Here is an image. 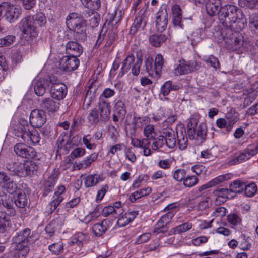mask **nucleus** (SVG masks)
<instances>
[{
  "label": "nucleus",
  "instance_id": "obj_1",
  "mask_svg": "<svg viewBox=\"0 0 258 258\" xmlns=\"http://www.w3.org/2000/svg\"><path fill=\"white\" fill-rule=\"evenodd\" d=\"M244 17L240 9L232 5H227L222 8L218 18L222 25L226 29L222 32V39L230 49L237 50L243 44L241 34L233 30L235 28L233 24L239 22Z\"/></svg>",
  "mask_w": 258,
  "mask_h": 258
},
{
  "label": "nucleus",
  "instance_id": "obj_2",
  "mask_svg": "<svg viewBox=\"0 0 258 258\" xmlns=\"http://www.w3.org/2000/svg\"><path fill=\"white\" fill-rule=\"evenodd\" d=\"M100 116L98 110L96 108L92 109L89 112L87 119L91 125L96 124L100 120L102 122H106L110 117L111 106L108 100L104 98H99L98 103Z\"/></svg>",
  "mask_w": 258,
  "mask_h": 258
},
{
  "label": "nucleus",
  "instance_id": "obj_3",
  "mask_svg": "<svg viewBox=\"0 0 258 258\" xmlns=\"http://www.w3.org/2000/svg\"><path fill=\"white\" fill-rule=\"evenodd\" d=\"M14 134L29 145H35L39 143L40 139L38 132L36 130L30 132L28 121L22 118L14 128Z\"/></svg>",
  "mask_w": 258,
  "mask_h": 258
},
{
  "label": "nucleus",
  "instance_id": "obj_4",
  "mask_svg": "<svg viewBox=\"0 0 258 258\" xmlns=\"http://www.w3.org/2000/svg\"><path fill=\"white\" fill-rule=\"evenodd\" d=\"M30 233V230L26 228L17 233L13 238L14 242L16 244V248L18 251L19 256H25L29 251L28 245L31 238L29 236Z\"/></svg>",
  "mask_w": 258,
  "mask_h": 258
},
{
  "label": "nucleus",
  "instance_id": "obj_5",
  "mask_svg": "<svg viewBox=\"0 0 258 258\" xmlns=\"http://www.w3.org/2000/svg\"><path fill=\"white\" fill-rule=\"evenodd\" d=\"M0 187L9 194H14L17 190L21 191L27 187V184L24 183L19 185L7 174L4 172H0Z\"/></svg>",
  "mask_w": 258,
  "mask_h": 258
},
{
  "label": "nucleus",
  "instance_id": "obj_6",
  "mask_svg": "<svg viewBox=\"0 0 258 258\" xmlns=\"http://www.w3.org/2000/svg\"><path fill=\"white\" fill-rule=\"evenodd\" d=\"M19 28L23 33L28 36L33 42L38 35L36 27L34 24L33 18L31 16H27L23 18L19 24ZM36 41V40H34Z\"/></svg>",
  "mask_w": 258,
  "mask_h": 258
},
{
  "label": "nucleus",
  "instance_id": "obj_7",
  "mask_svg": "<svg viewBox=\"0 0 258 258\" xmlns=\"http://www.w3.org/2000/svg\"><path fill=\"white\" fill-rule=\"evenodd\" d=\"M200 67L201 63L195 60L186 61L182 59L174 68V73L176 76L187 74L198 70Z\"/></svg>",
  "mask_w": 258,
  "mask_h": 258
},
{
  "label": "nucleus",
  "instance_id": "obj_8",
  "mask_svg": "<svg viewBox=\"0 0 258 258\" xmlns=\"http://www.w3.org/2000/svg\"><path fill=\"white\" fill-rule=\"evenodd\" d=\"M79 63V60L75 56H64L59 60V68L63 71L71 72L78 68Z\"/></svg>",
  "mask_w": 258,
  "mask_h": 258
},
{
  "label": "nucleus",
  "instance_id": "obj_9",
  "mask_svg": "<svg viewBox=\"0 0 258 258\" xmlns=\"http://www.w3.org/2000/svg\"><path fill=\"white\" fill-rule=\"evenodd\" d=\"M66 191V187L63 185H60L57 187L54 192L53 200L48 204L47 208L48 213H52L57 207V206L63 201V194Z\"/></svg>",
  "mask_w": 258,
  "mask_h": 258
},
{
  "label": "nucleus",
  "instance_id": "obj_10",
  "mask_svg": "<svg viewBox=\"0 0 258 258\" xmlns=\"http://www.w3.org/2000/svg\"><path fill=\"white\" fill-rule=\"evenodd\" d=\"M46 114L44 110L34 109L30 115V123L34 127H41L45 123Z\"/></svg>",
  "mask_w": 258,
  "mask_h": 258
},
{
  "label": "nucleus",
  "instance_id": "obj_11",
  "mask_svg": "<svg viewBox=\"0 0 258 258\" xmlns=\"http://www.w3.org/2000/svg\"><path fill=\"white\" fill-rule=\"evenodd\" d=\"M66 24L69 29L74 30L85 25L82 14L80 16L78 13H70L66 18Z\"/></svg>",
  "mask_w": 258,
  "mask_h": 258
},
{
  "label": "nucleus",
  "instance_id": "obj_12",
  "mask_svg": "<svg viewBox=\"0 0 258 258\" xmlns=\"http://www.w3.org/2000/svg\"><path fill=\"white\" fill-rule=\"evenodd\" d=\"M50 92L52 98L60 100L63 99L67 93V87L63 83H53L50 87Z\"/></svg>",
  "mask_w": 258,
  "mask_h": 258
},
{
  "label": "nucleus",
  "instance_id": "obj_13",
  "mask_svg": "<svg viewBox=\"0 0 258 258\" xmlns=\"http://www.w3.org/2000/svg\"><path fill=\"white\" fill-rule=\"evenodd\" d=\"M155 21L157 29L159 32H163L167 27L168 23V13L165 8H161L156 14Z\"/></svg>",
  "mask_w": 258,
  "mask_h": 258
},
{
  "label": "nucleus",
  "instance_id": "obj_14",
  "mask_svg": "<svg viewBox=\"0 0 258 258\" xmlns=\"http://www.w3.org/2000/svg\"><path fill=\"white\" fill-rule=\"evenodd\" d=\"M237 121V118L235 115L227 113L225 118H218L216 124L220 128H226L227 132H229L233 128V125Z\"/></svg>",
  "mask_w": 258,
  "mask_h": 258
},
{
  "label": "nucleus",
  "instance_id": "obj_15",
  "mask_svg": "<svg viewBox=\"0 0 258 258\" xmlns=\"http://www.w3.org/2000/svg\"><path fill=\"white\" fill-rule=\"evenodd\" d=\"M59 172L58 169H54L51 173L47 180L44 182L43 195L47 196L53 189L58 179Z\"/></svg>",
  "mask_w": 258,
  "mask_h": 258
},
{
  "label": "nucleus",
  "instance_id": "obj_16",
  "mask_svg": "<svg viewBox=\"0 0 258 258\" xmlns=\"http://www.w3.org/2000/svg\"><path fill=\"white\" fill-rule=\"evenodd\" d=\"M180 89V85L173 83L171 81H166L160 88L159 94V98L161 100H168L166 97L171 91H176Z\"/></svg>",
  "mask_w": 258,
  "mask_h": 258
},
{
  "label": "nucleus",
  "instance_id": "obj_17",
  "mask_svg": "<svg viewBox=\"0 0 258 258\" xmlns=\"http://www.w3.org/2000/svg\"><path fill=\"white\" fill-rule=\"evenodd\" d=\"M146 23L145 16L140 12L135 17L134 22L130 29V34L134 35L138 30H143Z\"/></svg>",
  "mask_w": 258,
  "mask_h": 258
},
{
  "label": "nucleus",
  "instance_id": "obj_18",
  "mask_svg": "<svg viewBox=\"0 0 258 258\" xmlns=\"http://www.w3.org/2000/svg\"><path fill=\"white\" fill-rule=\"evenodd\" d=\"M60 103L55 101L52 98L48 97L42 99L40 106L42 110L49 112H56L59 108Z\"/></svg>",
  "mask_w": 258,
  "mask_h": 258
},
{
  "label": "nucleus",
  "instance_id": "obj_19",
  "mask_svg": "<svg viewBox=\"0 0 258 258\" xmlns=\"http://www.w3.org/2000/svg\"><path fill=\"white\" fill-rule=\"evenodd\" d=\"M66 50L67 53L72 56L79 57L83 52V47L78 43L70 41L66 45Z\"/></svg>",
  "mask_w": 258,
  "mask_h": 258
},
{
  "label": "nucleus",
  "instance_id": "obj_20",
  "mask_svg": "<svg viewBox=\"0 0 258 258\" xmlns=\"http://www.w3.org/2000/svg\"><path fill=\"white\" fill-rule=\"evenodd\" d=\"M206 10L210 16H214L220 13L221 7L220 0H207L206 2Z\"/></svg>",
  "mask_w": 258,
  "mask_h": 258
},
{
  "label": "nucleus",
  "instance_id": "obj_21",
  "mask_svg": "<svg viewBox=\"0 0 258 258\" xmlns=\"http://www.w3.org/2000/svg\"><path fill=\"white\" fill-rule=\"evenodd\" d=\"M93 10L85 9L82 12V17L85 21L88 20L92 27H96L99 24V17L97 13H94Z\"/></svg>",
  "mask_w": 258,
  "mask_h": 258
},
{
  "label": "nucleus",
  "instance_id": "obj_22",
  "mask_svg": "<svg viewBox=\"0 0 258 258\" xmlns=\"http://www.w3.org/2000/svg\"><path fill=\"white\" fill-rule=\"evenodd\" d=\"M14 203L21 213H26V207L29 205V202L25 192H20L15 198Z\"/></svg>",
  "mask_w": 258,
  "mask_h": 258
},
{
  "label": "nucleus",
  "instance_id": "obj_23",
  "mask_svg": "<svg viewBox=\"0 0 258 258\" xmlns=\"http://www.w3.org/2000/svg\"><path fill=\"white\" fill-rule=\"evenodd\" d=\"M111 221L106 219L102 221L101 223L95 224L93 227L92 230L94 234L97 236H102L107 229L110 226Z\"/></svg>",
  "mask_w": 258,
  "mask_h": 258
},
{
  "label": "nucleus",
  "instance_id": "obj_24",
  "mask_svg": "<svg viewBox=\"0 0 258 258\" xmlns=\"http://www.w3.org/2000/svg\"><path fill=\"white\" fill-rule=\"evenodd\" d=\"M166 145L169 148H173L176 144L175 132L171 128L167 127L163 129V133Z\"/></svg>",
  "mask_w": 258,
  "mask_h": 258
},
{
  "label": "nucleus",
  "instance_id": "obj_25",
  "mask_svg": "<svg viewBox=\"0 0 258 258\" xmlns=\"http://www.w3.org/2000/svg\"><path fill=\"white\" fill-rule=\"evenodd\" d=\"M98 157V154L97 153H93L90 155L87 156L81 162L75 164V166L78 169H85L89 167L91 164L95 161Z\"/></svg>",
  "mask_w": 258,
  "mask_h": 258
},
{
  "label": "nucleus",
  "instance_id": "obj_26",
  "mask_svg": "<svg viewBox=\"0 0 258 258\" xmlns=\"http://www.w3.org/2000/svg\"><path fill=\"white\" fill-rule=\"evenodd\" d=\"M49 80L44 79L37 81L34 87L35 93L39 96H43L49 87Z\"/></svg>",
  "mask_w": 258,
  "mask_h": 258
},
{
  "label": "nucleus",
  "instance_id": "obj_27",
  "mask_svg": "<svg viewBox=\"0 0 258 258\" xmlns=\"http://www.w3.org/2000/svg\"><path fill=\"white\" fill-rule=\"evenodd\" d=\"M63 224L62 221L60 218H56L52 220L48 224L45 229V230L49 237L52 236L54 233L62 226Z\"/></svg>",
  "mask_w": 258,
  "mask_h": 258
},
{
  "label": "nucleus",
  "instance_id": "obj_28",
  "mask_svg": "<svg viewBox=\"0 0 258 258\" xmlns=\"http://www.w3.org/2000/svg\"><path fill=\"white\" fill-rule=\"evenodd\" d=\"M172 11L173 25L182 29L183 28V25L182 22L181 10L179 6L178 5H173L172 7Z\"/></svg>",
  "mask_w": 258,
  "mask_h": 258
},
{
  "label": "nucleus",
  "instance_id": "obj_29",
  "mask_svg": "<svg viewBox=\"0 0 258 258\" xmlns=\"http://www.w3.org/2000/svg\"><path fill=\"white\" fill-rule=\"evenodd\" d=\"M24 163L16 162L8 164L6 166V168L14 175L24 176Z\"/></svg>",
  "mask_w": 258,
  "mask_h": 258
},
{
  "label": "nucleus",
  "instance_id": "obj_30",
  "mask_svg": "<svg viewBox=\"0 0 258 258\" xmlns=\"http://www.w3.org/2000/svg\"><path fill=\"white\" fill-rule=\"evenodd\" d=\"M1 204L3 206L7 209V211H9L11 214L13 215H15L16 210L14 208L13 204L14 201H13L12 198L4 192L1 196Z\"/></svg>",
  "mask_w": 258,
  "mask_h": 258
},
{
  "label": "nucleus",
  "instance_id": "obj_31",
  "mask_svg": "<svg viewBox=\"0 0 258 258\" xmlns=\"http://www.w3.org/2000/svg\"><path fill=\"white\" fill-rule=\"evenodd\" d=\"M253 156L254 155L252 154L251 147L248 146L243 153H241L239 155L230 160L229 163L231 165L238 164L242 161L247 160Z\"/></svg>",
  "mask_w": 258,
  "mask_h": 258
},
{
  "label": "nucleus",
  "instance_id": "obj_32",
  "mask_svg": "<svg viewBox=\"0 0 258 258\" xmlns=\"http://www.w3.org/2000/svg\"><path fill=\"white\" fill-rule=\"evenodd\" d=\"M103 181V179L100 175L95 174H90L84 178V185L86 188L96 185L100 181Z\"/></svg>",
  "mask_w": 258,
  "mask_h": 258
},
{
  "label": "nucleus",
  "instance_id": "obj_33",
  "mask_svg": "<svg viewBox=\"0 0 258 258\" xmlns=\"http://www.w3.org/2000/svg\"><path fill=\"white\" fill-rule=\"evenodd\" d=\"M176 134L178 140V145L180 150H185L187 146V138L185 130L182 128L180 130H177Z\"/></svg>",
  "mask_w": 258,
  "mask_h": 258
},
{
  "label": "nucleus",
  "instance_id": "obj_34",
  "mask_svg": "<svg viewBox=\"0 0 258 258\" xmlns=\"http://www.w3.org/2000/svg\"><path fill=\"white\" fill-rule=\"evenodd\" d=\"M135 61V57L133 55H129L122 62L120 71L118 74V77H121L125 74L130 69L131 66Z\"/></svg>",
  "mask_w": 258,
  "mask_h": 258
},
{
  "label": "nucleus",
  "instance_id": "obj_35",
  "mask_svg": "<svg viewBox=\"0 0 258 258\" xmlns=\"http://www.w3.org/2000/svg\"><path fill=\"white\" fill-rule=\"evenodd\" d=\"M88 237V235L86 233L78 232L74 235L71 241H70V244H76L80 248L83 246V242L86 241Z\"/></svg>",
  "mask_w": 258,
  "mask_h": 258
},
{
  "label": "nucleus",
  "instance_id": "obj_36",
  "mask_svg": "<svg viewBox=\"0 0 258 258\" xmlns=\"http://www.w3.org/2000/svg\"><path fill=\"white\" fill-rule=\"evenodd\" d=\"M166 39L167 37L164 34H155L150 36L149 42L153 46L159 47Z\"/></svg>",
  "mask_w": 258,
  "mask_h": 258
},
{
  "label": "nucleus",
  "instance_id": "obj_37",
  "mask_svg": "<svg viewBox=\"0 0 258 258\" xmlns=\"http://www.w3.org/2000/svg\"><path fill=\"white\" fill-rule=\"evenodd\" d=\"M176 206L175 204H170L168 205L165 208V211H169L167 213L163 215L160 218L164 221L165 223L168 224L175 215V209Z\"/></svg>",
  "mask_w": 258,
  "mask_h": 258
},
{
  "label": "nucleus",
  "instance_id": "obj_38",
  "mask_svg": "<svg viewBox=\"0 0 258 258\" xmlns=\"http://www.w3.org/2000/svg\"><path fill=\"white\" fill-rule=\"evenodd\" d=\"M207 133V127L206 123H202L198 125L196 130V138L200 143L203 142L206 139Z\"/></svg>",
  "mask_w": 258,
  "mask_h": 258
},
{
  "label": "nucleus",
  "instance_id": "obj_39",
  "mask_svg": "<svg viewBox=\"0 0 258 258\" xmlns=\"http://www.w3.org/2000/svg\"><path fill=\"white\" fill-rule=\"evenodd\" d=\"M114 112L119 115L121 120H123L126 114L125 104L121 100H118L115 104Z\"/></svg>",
  "mask_w": 258,
  "mask_h": 258
},
{
  "label": "nucleus",
  "instance_id": "obj_40",
  "mask_svg": "<svg viewBox=\"0 0 258 258\" xmlns=\"http://www.w3.org/2000/svg\"><path fill=\"white\" fill-rule=\"evenodd\" d=\"M24 163L25 166L24 169V176H31L35 171H37L38 166L34 162L26 161Z\"/></svg>",
  "mask_w": 258,
  "mask_h": 258
},
{
  "label": "nucleus",
  "instance_id": "obj_41",
  "mask_svg": "<svg viewBox=\"0 0 258 258\" xmlns=\"http://www.w3.org/2000/svg\"><path fill=\"white\" fill-rule=\"evenodd\" d=\"M73 36L76 40L84 41L87 38L85 25L74 30Z\"/></svg>",
  "mask_w": 258,
  "mask_h": 258
},
{
  "label": "nucleus",
  "instance_id": "obj_42",
  "mask_svg": "<svg viewBox=\"0 0 258 258\" xmlns=\"http://www.w3.org/2000/svg\"><path fill=\"white\" fill-rule=\"evenodd\" d=\"M163 58L161 54H157L156 56L154 63V71L157 76H160L163 65Z\"/></svg>",
  "mask_w": 258,
  "mask_h": 258
},
{
  "label": "nucleus",
  "instance_id": "obj_43",
  "mask_svg": "<svg viewBox=\"0 0 258 258\" xmlns=\"http://www.w3.org/2000/svg\"><path fill=\"white\" fill-rule=\"evenodd\" d=\"M245 187V183L240 180H235L230 185L231 192L241 193Z\"/></svg>",
  "mask_w": 258,
  "mask_h": 258
},
{
  "label": "nucleus",
  "instance_id": "obj_44",
  "mask_svg": "<svg viewBox=\"0 0 258 258\" xmlns=\"http://www.w3.org/2000/svg\"><path fill=\"white\" fill-rule=\"evenodd\" d=\"M249 25L253 33L258 35V15L256 13L250 15Z\"/></svg>",
  "mask_w": 258,
  "mask_h": 258
},
{
  "label": "nucleus",
  "instance_id": "obj_45",
  "mask_svg": "<svg viewBox=\"0 0 258 258\" xmlns=\"http://www.w3.org/2000/svg\"><path fill=\"white\" fill-rule=\"evenodd\" d=\"M63 244L61 241L50 244L48 246L49 250L52 254L58 255L63 251Z\"/></svg>",
  "mask_w": 258,
  "mask_h": 258
},
{
  "label": "nucleus",
  "instance_id": "obj_46",
  "mask_svg": "<svg viewBox=\"0 0 258 258\" xmlns=\"http://www.w3.org/2000/svg\"><path fill=\"white\" fill-rule=\"evenodd\" d=\"M82 4L86 7V9L97 10L100 6V0H80Z\"/></svg>",
  "mask_w": 258,
  "mask_h": 258
},
{
  "label": "nucleus",
  "instance_id": "obj_47",
  "mask_svg": "<svg viewBox=\"0 0 258 258\" xmlns=\"http://www.w3.org/2000/svg\"><path fill=\"white\" fill-rule=\"evenodd\" d=\"M238 3L241 7L250 9H258V0H239Z\"/></svg>",
  "mask_w": 258,
  "mask_h": 258
},
{
  "label": "nucleus",
  "instance_id": "obj_48",
  "mask_svg": "<svg viewBox=\"0 0 258 258\" xmlns=\"http://www.w3.org/2000/svg\"><path fill=\"white\" fill-rule=\"evenodd\" d=\"M7 214L4 212L0 211V232L3 233L7 230L10 221L6 219Z\"/></svg>",
  "mask_w": 258,
  "mask_h": 258
},
{
  "label": "nucleus",
  "instance_id": "obj_49",
  "mask_svg": "<svg viewBox=\"0 0 258 258\" xmlns=\"http://www.w3.org/2000/svg\"><path fill=\"white\" fill-rule=\"evenodd\" d=\"M115 213V210L111 205L104 207L102 210V215L104 217L111 216L114 219H117L118 217V215Z\"/></svg>",
  "mask_w": 258,
  "mask_h": 258
},
{
  "label": "nucleus",
  "instance_id": "obj_50",
  "mask_svg": "<svg viewBox=\"0 0 258 258\" xmlns=\"http://www.w3.org/2000/svg\"><path fill=\"white\" fill-rule=\"evenodd\" d=\"M245 194L247 197H251L253 196L257 191V186L254 182L248 184L245 183V187L244 188Z\"/></svg>",
  "mask_w": 258,
  "mask_h": 258
},
{
  "label": "nucleus",
  "instance_id": "obj_51",
  "mask_svg": "<svg viewBox=\"0 0 258 258\" xmlns=\"http://www.w3.org/2000/svg\"><path fill=\"white\" fill-rule=\"evenodd\" d=\"M192 227V224L190 222H186L178 225L173 229L175 234H180L190 230Z\"/></svg>",
  "mask_w": 258,
  "mask_h": 258
},
{
  "label": "nucleus",
  "instance_id": "obj_52",
  "mask_svg": "<svg viewBox=\"0 0 258 258\" xmlns=\"http://www.w3.org/2000/svg\"><path fill=\"white\" fill-rule=\"evenodd\" d=\"M230 178V174L221 175L210 181L212 187L216 186Z\"/></svg>",
  "mask_w": 258,
  "mask_h": 258
},
{
  "label": "nucleus",
  "instance_id": "obj_53",
  "mask_svg": "<svg viewBox=\"0 0 258 258\" xmlns=\"http://www.w3.org/2000/svg\"><path fill=\"white\" fill-rule=\"evenodd\" d=\"M34 24H37L39 26H43L46 23V19L44 14L38 13L32 16Z\"/></svg>",
  "mask_w": 258,
  "mask_h": 258
},
{
  "label": "nucleus",
  "instance_id": "obj_54",
  "mask_svg": "<svg viewBox=\"0 0 258 258\" xmlns=\"http://www.w3.org/2000/svg\"><path fill=\"white\" fill-rule=\"evenodd\" d=\"M16 40L15 36L11 35H8L3 38L0 39V47H8L13 44Z\"/></svg>",
  "mask_w": 258,
  "mask_h": 258
},
{
  "label": "nucleus",
  "instance_id": "obj_55",
  "mask_svg": "<svg viewBox=\"0 0 258 258\" xmlns=\"http://www.w3.org/2000/svg\"><path fill=\"white\" fill-rule=\"evenodd\" d=\"M199 179L194 175L188 176L183 180V184L187 187H191L196 185L198 182Z\"/></svg>",
  "mask_w": 258,
  "mask_h": 258
},
{
  "label": "nucleus",
  "instance_id": "obj_56",
  "mask_svg": "<svg viewBox=\"0 0 258 258\" xmlns=\"http://www.w3.org/2000/svg\"><path fill=\"white\" fill-rule=\"evenodd\" d=\"M203 59L207 63L210 64L211 66L215 69L219 68L220 64L218 59L213 55L205 56Z\"/></svg>",
  "mask_w": 258,
  "mask_h": 258
},
{
  "label": "nucleus",
  "instance_id": "obj_57",
  "mask_svg": "<svg viewBox=\"0 0 258 258\" xmlns=\"http://www.w3.org/2000/svg\"><path fill=\"white\" fill-rule=\"evenodd\" d=\"M27 147V146L24 144L18 143L14 146V150L17 155L23 158L24 156H26V154H24Z\"/></svg>",
  "mask_w": 258,
  "mask_h": 258
},
{
  "label": "nucleus",
  "instance_id": "obj_58",
  "mask_svg": "<svg viewBox=\"0 0 258 258\" xmlns=\"http://www.w3.org/2000/svg\"><path fill=\"white\" fill-rule=\"evenodd\" d=\"M144 134L148 139H153L155 136L154 125L152 124L146 125L144 129Z\"/></svg>",
  "mask_w": 258,
  "mask_h": 258
},
{
  "label": "nucleus",
  "instance_id": "obj_59",
  "mask_svg": "<svg viewBox=\"0 0 258 258\" xmlns=\"http://www.w3.org/2000/svg\"><path fill=\"white\" fill-rule=\"evenodd\" d=\"M92 140L89 135H85L82 138V142L88 149L93 150L96 147L97 145L91 142Z\"/></svg>",
  "mask_w": 258,
  "mask_h": 258
},
{
  "label": "nucleus",
  "instance_id": "obj_60",
  "mask_svg": "<svg viewBox=\"0 0 258 258\" xmlns=\"http://www.w3.org/2000/svg\"><path fill=\"white\" fill-rule=\"evenodd\" d=\"M231 193L230 190L227 188H218L214 190L213 194L218 197H221L224 199L229 198V194Z\"/></svg>",
  "mask_w": 258,
  "mask_h": 258
},
{
  "label": "nucleus",
  "instance_id": "obj_61",
  "mask_svg": "<svg viewBox=\"0 0 258 258\" xmlns=\"http://www.w3.org/2000/svg\"><path fill=\"white\" fill-rule=\"evenodd\" d=\"M186 171L183 169H178L175 171L173 174V178L177 181H181L185 178Z\"/></svg>",
  "mask_w": 258,
  "mask_h": 258
},
{
  "label": "nucleus",
  "instance_id": "obj_62",
  "mask_svg": "<svg viewBox=\"0 0 258 258\" xmlns=\"http://www.w3.org/2000/svg\"><path fill=\"white\" fill-rule=\"evenodd\" d=\"M188 38L191 40L192 45H196L202 40L201 35L199 30L194 31Z\"/></svg>",
  "mask_w": 258,
  "mask_h": 258
},
{
  "label": "nucleus",
  "instance_id": "obj_63",
  "mask_svg": "<svg viewBox=\"0 0 258 258\" xmlns=\"http://www.w3.org/2000/svg\"><path fill=\"white\" fill-rule=\"evenodd\" d=\"M142 64V59L138 57L135 63H134L132 67V73L134 76H138L140 72V68Z\"/></svg>",
  "mask_w": 258,
  "mask_h": 258
},
{
  "label": "nucleus",
  "instance_id": "obj_64",
  "mask_svg": "<svg viewBox=\"0 0 258 258\" xmlns=\"http://www.w3.org/2000/svg\"><path fill=\"white\" fill-rule=\"evenodd\" d=\"M121 13L120 11L119 12L115 11L114 14H112L109 16V23L113 25H116L120 22L121 19Z\"/></svg>",
  "mask_w": 258,
  "mask_h": 258
}]
</instances>
